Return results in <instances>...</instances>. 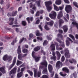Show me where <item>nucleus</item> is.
Returning <instances> with one entry per match:
<instances>
[{"mask_svg": "<svg viewBox=\"0 0 78 78\" xmlns=\"http://www.w3.org/2000/svg\"><path fill=\"white\" fill-rule=\"evenodd\" d=\"M46 7L48 12H50L52 9V6L51 5L52 4L51 1H48L45 2Z\"/></svg>", "mask_w": 78, "mask_h": 78, "instance_id": "f257e3e1", "label": "nucleus"}, {"mask_svg": "<svg viewBox=\"0 0 78 78\" xmlns=\"http://www.w3.org/2000/svg\"><path fill=\"white\" fill-rule=\"evenodd\" d=\"M56 12L54 11H52L51 13H50L49 16L51 19H55L56 17Z\"/></svg>", "mask_w": 78, "mask_h": 78, "instance_id": "f03ea898", "label": "nucleus"}, {"mask_svg": "<svg viewBox=\"0 0 78 78\" xmlns=\"http://www.w3.org/2000/svg\"><path fill=\"white\" fill-rule=\"evenodd\" d=\"M65 9L67 13H69L72 11V7L70 5H66L65 7Z\"/></svg>", "mask_w": 78, "mask_h": 78, "instance_id": "7ed1b4c3", "label": "nucleus"}, {"mask_svg": "<svg viewBox=\"0 0 78 78\" xmlns=\"http://www.w3.org/2000/svg\"><path fill=\"white\" fill-rule=\"evenodd\" d=\"M65 56L66 58H69L70 57V54L69 53V51L68 49H65Z\"/></svg>", "mask_w": 78, "mask_h": 78, "instance_id": "20e7f679", "label": "nucleus"}, {"mask_svg": "<svg viewBox=\"0 0 78 78\" xmlns=\"http://www.w3.org/2000/svg\"><path fill=\"white\" fill-rule=\"evenodd\" d=\"M62 67V66H63V64L62 62H60V61H58L56 63V69H59L61 68V66Z\"/></svg>", "mask_w": 78, "mask_h": 78, "instance_id": "39448f33", "label": "nucleus"}, {"mask_svg": "<svg viewBox=\"0 0 78 78\" xmlns=\"http://www.w3.org/2000/svg\"><path fill=\"white\" fill-rule=\"evenodd\" d=\"M16 57H15L13 58L12 64L10 65L9 68V70H11V69L14 66L15 64H16Z\"/></svg>", "mask_w": 78, "mask_h": 78, "instance_id": "423d86ee", "label": "nucleus"}, {"mask_svg": "<svg viewBox=\"0 0 78 78\" xmlns=\"http://www.w3.org/2000/svg\"><path fill=\"white\" fill-rule=\"evenodd\" d=\"M56 40L57 41L60 43L59 44L60 46H61V47H62L63 48L65 47V44H64V42H62L61 40L59 39L58 38L56 39Z\"/></svg>", "mask_w": 78, "mask_h": 78, "instance_id": "0eeeda50", "label": "nucleus"}, {"mask_svg": "<svg viewBox=\"0 0 78 78\" xmlns=\"http://www.w3.org/2000/svg\"><path fill=\"white\" fill-rule=\"evenodd\" d=\"M16 71H17V68L14 67L10 72L9 74L10 75L12 74H15L16 73Z\"/></svg>", "mask_w": 78, "mask_h": 78, "instance_id": "6e6552de", "label": "nucleus"}, {"mask_svg": "<svg viewBox=\"0 0 78 78\" xmlns=\"http://www.w3.org/2000/svg\"><path fill=\"white\" fill-rule=\"evenodd\" d=\"M67 40L66 41V45L67 46H69L70 45V42L69 41H70L72 43L73 42V41L70 38L67 37Z\"/></svg>", "mask_w": 78, "mask_h": 78, "instance_id": "1a4fd4ad", "label": "nucleus"}, {"mask_svg": "<svg viewBox=\"0 0 78 78\" xmlns=\"http://www.w3.org/2000/svg\"><path fill=\"white\" fill-rule=\"evenodd\" d=\"M63 16V14L62 13V11H60L59 13H58L57 15V19H60L61 17H62Z\"/></svg>", "mask_w": 78, "mask_h": 78, "instance_id": "9d476101", "label": "nucleus"}, {"mask_svg": "<svg viewBox=\"0 0 78 78\" xmlns=\"http://www.w3.org/2000/svg\"><path fill=\"white\" fill-rule=\"evenodd\" d=\"M40 64L41 66H44L45 67H47V62L46 60H44L43 62H41Z\"/></svg>", "mask_w": 78, "mask_h": 78, "instance_id": "9b49d317", "label": "nucleus"}, {"mask_svg": "<svg viewBox=\"0 0 78 78\" xmlns=\"http://www.w3.org/2000/svg\"><path fill=\"white\" fill-rule=\"evenodd\" d=\"M9 22H10V23H9V25H12L13 23V21L14 20V18L10 17L9 19Z\"/></svg>", "mask_w": 78, "mask_h": 78, "instance_id": "f8f14e48", "label": "nucleus"}, {"mask_svg": "<svg viewBox=\"0 0 78 78\" xmlns=\"http://www.w3.org/2000/svg\"><path fill=\"white\" fill-rule=\"evenodd\" d=\"M62 71H63V72H66V73H69V70L66 67H64L62 69Z\"/></svg>", "mask_w": 78, "mask_h": 78, "instance_id": "ddd939ff", "label": "nucleus"}, {"mask_svg": "<svg viewBox=\"0 0 78 78\" xmlns=\"http://www.w3.org/2000/svg\"><path fill=\"white\" fill-rule=\"evenodd\" d=\"M62 28L63 30L64 33H67L68 30V28H67V26L66 25L62 27Z\"/></svg>", "mask_w": 78, "mask_h": 78, "instance_id": "4468645a", "label": "nucleus"}, {"mask_svg": "<svg viewBox=\"0 0 78 78\" xmlns=\"http://www.w3.org/2000/svg\"><path fill=\"white\" fill-rule=\"evenodd\" d=\"M56 53L57 57V59H58V60H59V59H60V58H61V54H60L59 52L58 51L56 52Z\"/></svg>", "mask_w": 78, "mask_h": 78, "instance_id": "2eb2a0df", "label": "nucleus"}, {"mask_svg": "<svg viewBox=\"0 0 78 78\" xmlns=\"http://www.w3.org/2000/svg\"><path fill=\"white\" fill-rule=\"evenodd\" d=\"M55 44H52L51 45L50 47L51 51H54V50H55Z\"/></svg>", "mask_w": 78, "mask_h": 78, "instance_id": "dca6fc26", "label": "nucleus"}, {"mask_svg": "<svg viewBox=\"0 0 78 78\" xmlns=\"http://www.w3.org/2000/svg\"><path fill=\"white\" fill-rule=\"evenodd\" d=\"M23 73L22 72H20V73H19L17 74V78H21L22 76L23 75Z\"/></svg>", "mask_w": 78, "mask_h": 78, "instance_id": "f3484780", "label": "nucleus"}, {"mask_svg": "<svg viewBox=\"0 0 78 78\" xmlns=\"http://www.w3.org/2000/svg\"><path fill=\"white\" fill-rule=\"evenodd\" d=\"M17 51L18 54H20L22 53V51H21V48H20V46H18Z\"/></svg>", "mask_w": 78, "mask_h": 78, "instance_id": "a211bd4d", "label": "nucleus"}, {"mask_svg": "<svg viewBox=\"0 0 78 78\" xmlns=\"http://www.w3.org/2000/svg\"><path fill=\"white\" fill-rule=\"evenodd\" d=\"M41 48L40 46H37V47L35 48L34 49V51L37 52L39 50H40Z\"/></svg>", "mask_w": 78, "mask_h": 78, "instance_id": "6ab92c4d", "label": "nucleus"}, {"mask_svg": "<svg viewBox=\"0 0 78 78\" xmlns=\"http://www.w3.org/2000/svg\"><path fill=\"white\" fill-rule=\"evenodd\" d=\"M0 71L3 74H4V73H6V70H5V68H4L3 67L0 68Z\"/></svg>", "mask_w": 78, "mask_h": 78, "instance_id": "aec40b11", "label": "nucleus"}, {"mask_svg": "<svg viewBox=\"0 0 78 78\" xmlns=\"http://www.w3.org/2000/svg\"><path fill=\"white\" fill-rule=\"evenodd\" d=\"M36 36H42L43 34L42 33H40L39 31L37 30L35 32Z\"/></svg>", "mask_w": 78, "mask_h": 78, "instance_id": "412c9836", "label": "nucleus"}, {"mask_svg": "<svg viewBox=\"0 0 78 78\" xmlns=\"http://www.w3.org/2000/svg\"><path fill=\"white\" fill-rule=\"evenodd\" d=\"M42 73L43 74H46L47 75L48 74V71L47 70V68H44L42 71Z\"/></svg>", "mask_w": 78, "mask_h": 78, "instance_id": "4be33fe9", "label": "nucleus"}, {"mask_svg": "<svg viewBox=\"0 0 78 78\" xmlns=\"http://www.w3.org/2000/svg\"><path fill=\"white\" fill-rule=\"evenodd\" d=\"M48 69L49 72H51L52 71H53V67H52L51 65L49 64L48 65Z\"/></svg>", "mask_w": 78, "mask_h": 78, "instance_id": "5701e85b", "label": "nucleus"}, {"mask_svg": "<svg viewBox=\"0 0 78 78\" xmlns=\"http://www.w3.org/2000/svg\"><path fill=\"white\" fill-rule=\"evenodd\" d=\"M62 3V1L61 0H57L55 1V4L59 5Z\"/></svg>", "mask_w": 78, "mask_h": 78, "instance_id": "b1692460", "label": "nucleus"}, {"mask_svg": "<svg viewBox=\"0 0 78 78\" xmlns=\"http://www.w3.org/2000/svg\"><path fill=\"white\" fill-rule=\"evenodd\" d=\"M41 0H39L38 1H37L35 3L37 4L38 6V7H41Z\"/></svg>", "mask_w": 78, "mask_h": 78, "instance_id": "393cba45", "label": "nucleus"}, {"mask_svg": "<svg viewBox=\"0 0 78 78\" xmlns=\"http://www.w3.org/2000/svg\"><path fill=\"white\" fill-rule=\"evenodd\" d=\"M54 23V22L53 21H51L47 23V24L48 25H50V27H52Z\"/></svg>", "mask_w": 78, "mask_h": 78, "instance_id": "a878e982", "label": "nucleus"}, {"mask_svg": "<svg viewBox=\"0 0 78 78\" xmlns=\"http://www.w3.org/2000/svg\"><path fill=\"white\" fill-rule=\"evenodd\" d=\"M34 59H35V61L36 62H37L39 60H40V58H41V57H37L36 56H35V58H34Z\"/></svg>", "mask_w": 78, "mask_h": 78, "instance_id": "bb28decb", "label": "nucleus"}, {"mask_svg": "<svg viewBox=\"0 0 78 78\" xmlns=\"http://www.w3.org/2000/svg\"><path fill=\"white\" fill-rule=\"evenodd\" d=\"M22 51L23 53H27L28 52V50L25 48H24L22 49Z\"/></svg>", "mask_w": 78, "mask_h": 78, "instance_id": "cd10ccee", "label": "nucleus"}, {"mask_svg": "<svg viewBox=\"0 0 78 78\" xmlns=\"http://www.w3.org/2000/svg\"><path fill=\"white\" fill-rule=\"evenodd\" d=\"M17 11H13L12 13V17H14V16H17Z\"/></svg>", "mask_w": 78, "mask_h": 78, "instance_id": "c85d7f7f", "label": "nucleus"}, {"mask_svg": "<svg viewBox=\"0 0 78 78\" xmlns=\"http://www.w3.org/2000/svg\"><path fill=\"white\" fill-rule=\"evenodd\" d=\"M69 62L71 63V64H73V62H74V63H76V60L73 59V58L71 59V60H69Z\"/></svg>", "mask_w": 78, "mask_h": 78, "instance_id": "c756f323", "label": "nucleus"}, {"mask_svg": "<svg viewBox=\"0 0 78 78\" xmlns=\"http://www.w3.org/2000/svg\"><path fill=\"white\" fill-rule=\"evenodd\" d=\"M34 78H36L37 76V70L36 69H34Z\"/></svg>", "mask_w": 78, "mask_h": 78, "instance_id": "7c9ffc66", "label": "nucleus"}, {"mask_svg": "<svg viewBox=\"0 0 78 78\" xmlns=\"http://www.w3.org/2000/svg\"><path fill=\"white\" fill-rule=\"evenodd\" d=\"M23 41H27V38H26L23 37L22 39H21L20 41L19 42V44H21Z\"/></svg>", "mask_w": 78, "mask_h": 78, "instance_id": "2f4dec72", "label": "nucleus"}, {"mask_svg": "<svg viewBox=\"0 0 78 78\" xmlns=\"http://www.w3.org/2000/svg\"><path fill=\"white\" fill-rule=\"evenodd\" d=\"M8 56L7 55H5L3 58V60L5 61H6V60H8Z\"/></svg>", "mask_w": 78, "mask_h": 78, "instance_id": "473e14b6", "label": "nucleus"}, {"mask_svg": "<svg viewBox=\"0 0 78 78\" xmlns=\"http://www.w3.org/2000/svg\"><path fill=\"white\" fill-rule=\"evenodd\" d=\"M12 59V57L11 55L8 56L7 60H8L9 61H11Z\"/></svg>", "mask_w": 78, "mask_h": 78, "instance_id": "72a5a7b5", "label": "nucleus"}, {"mask_svg": "<svg viewBox=\"0 0 78 78\" xmlns=\"http://www.w3.org/2000/svg\"><path fill=\"white\" fill-rule=\"evenodd\" d=\"M44 28L46 30H47L48 31L50 30V28L48 27V26L47 24H45L44 27Z\"/></svg>", "mask_w": 78, "mask_h": 78, "instance_id": "f704fd0d", "label": "nucleus"}, {"mask_svg": "<svg viewBox=\"0 0 78 78\" xmlns=\"http://www.w3.org/2000/svg\"><path fill=\"white\" fill-rule=\"evenodd\" d=\"M22 63H23L22 62L20 61L19 60H17L16 62V65L18 66H20V64H22Z\"/></svg>", "mask_w": 78, "mask_h": 78, "instance_id": "c9c22d12", "label": "nucleus"}, {"mask_svg": "<svg viewBox=\"0 0 78 78\" xmlns=\"http://www.w3.org/2000/svg\"><path fill=\"white\" fill-rule=\"evenodd\" d=\"M48 44V41L47 40H44L43 42V46H46Z\"/></svg>", "mask_w": 78, "mask_h": 78, "instance_id": "e433bc0d", "label": "nucleus"}, {"mask_svg": "<svg viewBox=\"0 0 78 78\" xmlns=\"http://www.w3.org/2000/svg\"><path fill=\"white\" fill-rule=\"evenodd\" d=\"M54 9L57 11H58L59 10V9L58 8V7L56 6L55 5H54Z\"/></svg>", "mask_w": 78, "mask_h": 78, "instance_id": "4c0bfd02", "label": "nucleus"}, {"mask_svg": "<svg viewBox=\"0 0 78 78\" xmlns=\"http://www.w3.org/2000/svg\"><path fill=\"white\" fill-rule=\"evenodd\" d=\"M40 16V12H39V11H37L35 14L36 17H39Z\"/></svg>", "mask_w": 78, "mask_h": 78, "instance_id": "58836bf2", "label": "nucleus"}, {"mask_svg": "<svg viewBox=\"0 0 78 78\" xmlns=\"http://www.w3.org/2000/svg\"><path fill=\"white\" fill-rule=\"evenodd\" d=\"M73 76L74 78H77V74L76 72H74L73 74Z\"/></svg>", "mask_w": 78, "mask_h": 78, "instance_id": "ea45409f", "label": "nucleus"}, {"mask_svg": "<svg viewBox=\"0 0 78 78\" xmlns=\"http://www.w3.org/2000/svg\"><path fill=\"white\" fill-rule=\"evenodd\" d=\"M22 24L23 26H26L27 25V22L25 21H22Z\"/></svg>", "mask_w": 78, "mask_h": 78, "instance_id": "a19ab883", "label": "nucleus"}, {"mask_svg": "<svg viewBox=\"0 0 78 78\" xmlns=\"http://www.w3.org/2000/svg\"><path fill=\"white\" fill-rule=\"evenodd\" d=\"M57 37H59L60 38H61L62 39L63 36L62 35V34H57Z\"/></svg>", "mask_w": 78, "mask_h": 78, "instance_id": "79ce46f5", "label": "nucleus"}, {"mask_svg": "<svg viewBox=\"0 0 78 78\" xmlns=\"http://www.w3.org/2000/svg\"><path fill=\"white\" fill-rule=\"evenodd\" d=\"M69 36L71 37V38H72L73 40V41H75V37H74V36H73V35L70 34L69 35Z\"/></svg>", "mask_w": 78, "mask_h": 78, "instance_id": "37998d69", "label": "nucleus"}, {"mask_svg": "<svg viewBox=\"0 0 78 78\" xmlns=\"http://www.w3.org/2000/svg\"><path fill=\"white\" fill-rule=\"evenodd\" d=\"M50 73H51V77H53L54 76V74H55V72L54 71H52L51 72H50Z\"/></svg>", "mask_w": 78, "mask_h": 78, "instance_id": "c03bdc74", "label": "nucleus"}, {"mask_svg": "<svg viewBox=\"0 0 78 78\" xmlns=\"http://www.w3.org/2000/svg\"><path fill=\"white\" fill-rule=\"evenodd\" d=\"M7 16L8 17H12V13L10 12H9L7 14Z\"/></svg>", "mask_w": 78, "mask_h": 78, "instance_id": "a18cd8bd", "label": "nucleus"}, {"mask_svg": "<svg viewBox=\"0 0 78 78\" xmlns=\"http://www.w3.org/2000/svg\"><path fill=\"white\" fill-rule=\"evenodd\" d=\"M27 72L28 73H29L30 76H32V75H33V73L32 71H31L30 70H28Z\"/></svg>", "mask_w": 78, "mask_h": 78, "instance_id": "49530a36", "label": "nucleus"}, {"mask_svg": "<svg viewBox=\"0 0 78 78\" xmlns=\"http://www.w3.org/2000/svg\"><path fill=\"white\" fill-rule=\"evenodd\" d=\"M59 23H64V20H62V19H60L59 20Z\"/></svg>", "mask_w": 78, "mask_h": 78, "instance_id": "de8ad7c7", "label": "nucleus"}, {"mask_svg": "<svg viewBox=\"0 0 78 78\" xmlns=\"http://www.w3.org/2000/svg\"><path fill=\"white\" fill-rule=\"evenodd\" d=\"M60 75H61V76H66V75H67V74H63L62 73V72H61L60 73Z\"/></svg>", "mask_w": 78, "mask_h": 78, "instance_id": "09e8293b", "label": "nucleus"}, {"mask_svg": "<svg viewBox=\"0 0 78 78\" xmlns=\"http://www.w3.org/2000/svg\"><path fill=\"white\" fill-rule=\"evenodd\" d=\"M37 39L38 40H39L40 41H42V37H37Z\"/></svg>", "mask_w": 78, "mask_h": 78, "instance_id": "8fccbe9b", "label": "nucleus"}, {"mask_svg": "<svg viewBox=\"0 0 78 78\" xmlns=\"http://www.w3.org/2000/svg\"><path fill=\"white\" fill-rule=\"evenodd\" d=\"M56 57L54 56L51 57V59H53V60H54V61H56Z\"/></svg>", "mask_w": 78, "mask_h": 78, "instance_id": "3c124183", "label": "nucleus"}, {"mask_svg": "<svg viewBox=\"0 0 78 78\" xmlns=\"http://www.w3.org/2000/svg\"><path fill=\"white\" fill-rule=\"evenodd\" d=\"M41 72L38 71L37 73V76L38 77H40V76H41Z\"/></svg>", "mask_w": 78, "mask_h": 78, "instance_id": "603ef678", "label": "nucleus"}, {"mask_svg": "<svg viewBox=\"0 0 78 78\" xmlns=\"http://www.w3.org/2000/svg\"><path fill=\"white\" fill-rule=\"evenodd\" d=\"M41 78H48V77L47 75H43L42 77H41Z\"/></svg>", "mask_w": 78, "mask_h": 78, "instance_id": "864d4df0", "label": "nucleus"}, {"mask_svg": "<svg viewBox=\"0 0 78 78\" xmlns=\"http://www.w3.org/2000/svg\"><path fill=\"white\" fill-rule=\"evenodd\" d=\"M61 61L62 62H64L65 61V57L64 56H62L61 58Z\"/></svg>", "mask_w": 78, "mask_h": 78, "instance_id": "5fc2aeb1", "label": "nucleus"}, {"mask_svg": "<svg viewBox=\"0 0 78 78\" xmlns=\"http://www.w3.org/2000/svg\"><path fill=\"white\" fill-rule=\"evenodd\" d=\"M35 52H34V51H32V56L34 58H35L36 57V55H35Z\"/></svg>", "mask_w": 78, "mask_h": 78, "instance_id": "6e6d98bb", "label": "nucleus"}, {"mask_svg": "<svg viewBox=\"0 0 78 78\" xmlns=\"http://www.w3.org/2000/svg\"><path fill=\"white\" fill-rule=\"evenodd\" d=\"M22 56V54H19L18 55V57L20 60H22V57L21 56Z\"/></svg>", "mask_w": 78, "mask_h": 78, "instance_id": "4d7b16f0", "label": "nucleus"}, {"mask_svg": "<svg viewBox=\"0 0 78 78\" xmlns=\"http://www.w3.org/2000/svg\"><path fill=\"white\" fill-rule=\"evenodd\" d=\"M65 3H67V4H69L70 3V2L69 0H63Z\"/></svg>", "mask_w": 78, "mask_h": 78, "instance_id": "13d9d810", "label": "nucleus"}, {"mask_svg": "<svg viewBox=\"0 0 78 78\" xmlns=\"http://www.w3.org/2000/svg\"><path fill=\"white\" fill-rule=\"evenodd\" d=\"M47 39H48V40L49 41V40L50 41H51V37L50 36H47Z\"/></svg>", "mask_w": 78, "mask_h": 78, "instance_id": "bf43d9fd", "label": "nucleus"}, {"mask_svg": "<svg viewBox=\"0 0 78 78\" xmlns=\"http://www.w3.org/2000/svg\"><path fill=\"white\" fill-rule=\"evenodd\" d=\"M29 36L30 37V38H33V36H34V35L32 34H30L29 35Z\"/></svg>", "mask_w": 78, "mask_h": 78, "instance_id": "052dcab7", "label": "nucleus"}, {"mask_svg": "<svg viewBox=\"0 0 78 78\" xmlns=\"http://www.w3.org/2000/svg\"><path fill=\"white\" fill-rule=\"evenodd\" d=\"M65 17L68 19V20H69V15L68 14H66V15Z\"/></svg>", "mask_w": 78, "mask_h": 78, "instance_id": "680f3d73", "label": "nucleus"}, {"mask_svg": "<svg viewBox=\"0 0 78 78\" xmlns=\"http://www.w3.org/2000/svg\"><path fill=\"white\" fill-rule=\"evenodd\" d=\"M25 67L22 68L21 69V72H22V73H23V72H24V71H25Z\"/></svg>", "mask_w": 78, "mask_h": 78, "instance_id": "e2e57ef3", "label": "nucleus"}, {"mask_svg": "<svg viewBox=\"0 0 78 78\" xmlns=\"http://www.w3.org/2000/svg\"><path fill=\"white\" fill-rule=\"evenodd\" d=\"M39 23H40V20H38L36 21V22L35 23L36 24H39Z\"/></svg>", "mask_w": 78, "mask_h": 78, "instance_id": "0e129e2a", "label": "nucleus"}, {"mask_svg": "<svg viewBox=\"0 0 78 78\" xmlns=\"http://www.w3.org/2000/svg\"><path fill=\"white\" fill-rule=\"evenodd\" d=\"M64 9V5H62V6L59 7V9L60 10H62V9Z\"/></svg>", "mask_w": 78, "mask_h": 78, "instance_id": "69168bd1", "label": "nucleus"}, {"mask_svg": "<svg viewBox=\"0 0 78 78\" xmlns=\"http://www.w3.org/2000/svg\"><path fill=\"white\" fill-rule=\"evenodd\" d=\"M38 27L40 28V29L41 30V31H42V30H43L42 29V27L41 25H39L38 26Z\"/></svg>", "mask_w": 78, "mask_h": 78, "instance_id": "338daca9", "label": "nucleus"}, {"mask_svg": "<svg viewBox=\"0 0 78 78\" xmlns=\"http://www.w3.org/2000/svg\"><path fill=\"white\" fill-rule=\"evenodd\" d=\"M72 24H73V25L76 26L77 24H78V23H76V22H73L72 23Z\"/></svg>", "mask_w": 78, "mask_h": 78, "instance_id": "774afa93", "label": "nucleus"}]
</instances>
